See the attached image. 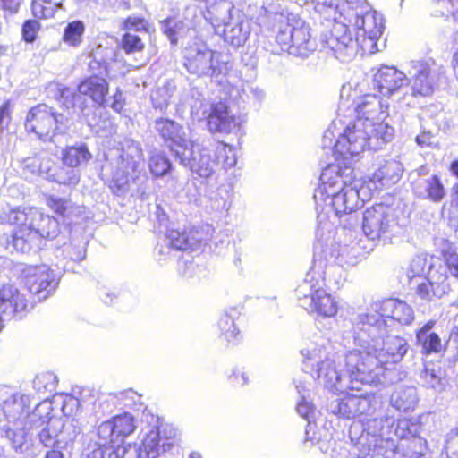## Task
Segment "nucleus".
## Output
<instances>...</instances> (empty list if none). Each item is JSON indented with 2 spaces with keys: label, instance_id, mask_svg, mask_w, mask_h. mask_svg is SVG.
Wrapping results in <instances>:
<instances>
[{
  "label": "nucleus",
  "instance_id": "7c9ffc66",
  "mask_svg": "<svg viewBox=\"0 0 458 458\" xmlns=\"http://www.w3.org/2000/svg\"><path fill=\"white\" fill-rule=\"evenodd\" d=\"M354 4H356V6L366 7L367 1L366 0H318V2L314 5V9L324 20H330L331 18L335 19V16L337 15L338 9L342 10V12L346 11L345 6L354 7Z\"/></svg>",
  "mask_w": 458,
  "mask_h": 458
},
{
  "label": "nucleus",
  "instance_id": "c756f323",
  "mask_svg": "<svg viewBox=\"0 0 458 458\" xmlns=\"http://www.w3.org/2000/svg\"><path fill=\"white\" fill-rule=\"evenodd\" d=\"M349 437L352 443L357 448L360 455L364 457L373 455L374 445H377V434L370 433L363 428V426L359 422H354L351 425L349 429Z\"/></svg>",
  "mask_w": 458,
  "mask_h": 458
},
{
  "label": "nucleus",
  "instance_id": "e433bc0d",
  "mask_svg": "<svg viewBox=\"0 0 458 458\" xmlns=\"http://www.w3.org/2000/svg\"><path fill=\"white\" fill-rule=\"evenodd\" d=\"M159 431L157 428H152L143 438L140 445L147 458H157L160 450L163 452L168 450L171 446L168 443L160 445Z\"/></svg>",
  "mask_w": 458,
  "mask_h": 458
},
{
  "label": "nucleus",
  "instance_id": "bf43d9fd",
  "mask_svg": "<svg viewBox=\"0 0 458 458\" xmlns=\"http://www.w3.org/2000/svg\"><path fill=\"white\" fill-rule=\"evenodd\" d=\"M171 96L168 87L157 88L151 95L154 107L160 110L165 108L168 106Z\"/></svg>",
  "mask_w": 458,
  "mask_h": 458
},
{
  "label": "nucleus",
  "instance_id": "473e14b6",
  "mask_svg": "<svg viewBox=\"0 0 458 458\" xmlns=\"http://www.w3.org/2000/svg\"><path fill=\"white\" fill-rule=\"evenodd\" d=\"M300 352L302 356L304 369H313L315 366L318 368V363L326 360V356L332 355L324 344L312 341L305 343Z\"/></svg>",
  "mask_w": 458,
  "mask_h": 458
},
{
  "label": "nucleus",
  "instance_id": "09e8293b",
  "mask_svg": "<svg viewBox=\"0 0 458 458\" xmlns=\"http://www.w3.org/2000/svg\"><path fill=\"white\" fill-rule=\"evenodd\" d=\"M296 389L301 395V400L297 403L296 411L300 416L304 418L308 421V427L311 429L310 420L314 415V406L311 403L308 402L305 395V386L301 383L296 384Z\"/></svg>",
  "mask_w": 458,
  "mask_h": 458
},
{
  "label": "nucleus",
  "instance_id": "1a4fd4ad",
  "mask_svg": "<svg viewBox=\"0 0 458 458\" xmlns=\"http://www.w3.org/2000/svg\"><path fill=\"white\" fill-rule=\"evenodd\" d=\"M335 222L329 220L328 214L323 213L317 216L316 242L314 244V255L317 246L319 244L326 250L324 260L327 264L328 275L340 270L344 266H354L360 255L356 242L351 245H340L334 241L333 234ZM315 256H313V259Z\"/></svg>",
  "mask_w": 458,
  "mask_h": 458
},
{
  "label": "nucleus",
  "instance_id": "603ef678",
  "mask_svg": "<svg viewBox=\"0 0 458 458\" xmlns=\"http://www.w3.org/2000/svg\"><path fill=\"white\" fill-rule=\"evenodd\" d=\"M377 445H374L373 455H382L386 458H390L395 453L397 445L394 439L384 438L381 435L377 434Z\"/></svg>",
  "mask_w": 458,
  "mask_h": 458
},
{
  "label": "nucleus",
  "instance_id": "de8ad7c7",
  "mask_svg": "<svg viewBox=\"0 0 458 458\" xmlns=\"http://www.w3.org/2000/svg\"><path fill=\"white\" fill-rule=\"evenodd\" d=\"M166 240L169 245L175 250H187L194 246V242L189 235L185 232L178 230L168 231Z\"/></svg>",
  "mask_w": 458,
  "mask_h": 458
},
{
  "label": "nucleus",
  "instance_id": "aec40b11",
  "mask_svg": "<svg viewBox=\"0 0 458 458\" xmlns=\"http://www.w3.org/2000/svg\"><path fill=\"white\" fill-rule=\"evenodd\" d=\"M408 85L407 75L394 66L382 65L373 74V89L385 97L399 95L402 89Z\"/></svg>",
  "mask_w": 458,
  "mask_h": 458
},
{
  "label": "nucleus",
  "instance_id": "c85d7f7f",
  "mask_svg": "<svg viewBox=\"0 0 458 458\" xmlns=\"http://www.w3.org/2000/svg\"><path fill=\"white\" fill-rule=\"evenodd\" d=\"M416 196L433 202H440L446 195L444 184L437 175L418 180L413 186Z\"/></svg>",
  "mask_w": 458,
  "mask_h": 458
},
{
  "label": "nucleus",
  "instance_id": "338daca9",
  "mask_svg": "<svg viewBox=\"0 0 458 458\" xmlns=\"http://www.w3.org/2000/svg\"><path fill=\"white\" fill-rule=\"evenodd\" d=\"M39 25L37 21L29 20L22 27V35L27 42H33L37 37Z\"/></svg>",
  "mask_w": 458,
  "mask_h": 458
},
{
  "label": "nucleus",
  "instance_id": "4d7b16f0",
  "mask_svg": "<svg viewBox=\"0 0 458 458\" xmlns=\"http://www.w3.org/2000/svg\"><path fill=\"white\" fill-rule=\"evenodd\" d=\"M52 181L56 182L59 184L75 185L79 182L80 177L77 171L74 169L61 168L55 174Z\"/></svg>",
  "mask_w": 458,
  "mask_h": 458
},
{
  "label": "nucleus",
  "instance_id": "3c124183",
  "mask_svg": "<svg viewBox=\"0 0 458 458\" xmlns=\"http://www.w3.org/2000/svg\"><path fill=\"white\" fill-rule=\"evenodd\" d=\"M230 193L225 188H218L209 196V208L214 211H223L229 208Z\"/></svg>",
  "mask_w": 458,
  "mask_h": 458
},
{
  "label": "nucleus",
  "instance_id": "58836bf2",
  "mask_svg": "<svg viewBox=\"0 0 458 458\" xmlns=\"http://www.w3.org/2000/svg\"><path fill=\"white\" fill-rule=\"evenodd\" d=\"M228 94L231 98H240L243 101H245L246 98H250L257 101H260L265 97V93L261 89L253 87L252 85L243 81H240V85L233 86L228 91Z\"/></svg>",
  "mask_w": 458,
  "mask_h": 458
},
{
  "label": "nucleus",
  "instance_id": "6ab92c4d",
  "mask_svg": "<svg viewBox=\"0 0 458 458\" xmlns=\"http://www.w3.org/2000/svg\"><path fill=\"white\" fill-rule=\"evenodd\" d=\"M58 282L57 274L46 264L29 267L24 270L26 289L38 301H43L51 295Z\"/></svg>",
  "mask_w": 458,
  "mask_h": 458
},
{
  "label": "nucleus",
  "instance_id": "9d476101",
  "mask_svg": "<svg viewBox=\"0 0 458 458\" xmlns=\"http://www.w3.org/2000/svg\"><path fill=\"white\" fill-rule=\"evenodd\" d=\"M112 170L110 188L114 193L121 195L128 191L130 179H136L144 167L140 144L132 140H125L121 147L109 152Z\"/></svg>",
  "mask_w": 458,
  "mask_h": 458
},
{
  "label": "nucleus",
  "instance_id": "0e129e2a",
  "mask_svg": "<svg viewBox=\"0 0 458 458\" xmlns=\"http://www.w3.org/2000/svg\"><path fill=\"white\" fill-rule=\"evenodd\" d=\"M445 449L448 458H458V428L448 433Z\"/></svg>",
  "mask_w": 458,
  "mask_h": 458
},
{
  "label": "nucleus",
  "instance_id": "f257e3e1",
  "mask_svg": "<svg viewBox=\"0 0 458 458\" xmlns=\"http://www.w3.org/2000/svg\"><path fill=\"white\" fill-rule=\"evenodd\" d=\"M355 348L349 352L347 364L360 380L377 384L384 376L385 366L403 360L408 351L404 338L389 335L386 320L378 316L358 314L352 318Z\"/></svg>",
  "mask_w": 458,
  "mask_h": 458
},
{
  "label": "nucleus",
  "instance_id": "8fccbe9b",
  "mask_svg": "<svg viewBox=\"0 0 458 458\" xmlns=\"http://www.w3.org/2000/svg\"><path fill=\"white\" fill-rule=\"evenodd\" d=\"M56 377L51 372L39 374L33 380L34 389L42 394L52 393L55 389Z\"/></svg>",
  "mask_w": 458,
  "mask_h": 458
},
{
  "label": "nucleus",
  "instance_id": "a19ab883",
  "mask_svg": "<svg viewBox=\"0 0 458 458\" xmlns=\"http://www.w3.org/2000/svg\"><path fill=\"white\" fill-rule=\"evenodd\" d=\"M416 339L425 354L439 353L445 349L446 344H442L437 333L416 334Z\"/></svg>",
  "mask_w": 458,
  "mask_h": 458
},
{
  "label": "nucleus",
  "instance_id": "0eeeda50",
  "mask_svg": "<svg viewBox=\"0 0 458 458\" xmlns=\"http://www.w3.org/2000/svg\"><path fill=\"white\" fill-rule=\"evenodd\" d=\"M182 62L189 73L207 77L218 83L229 75L231 64L228 57L214 50L199 38H191L182 49Z\"/></svg>",
  "mask_w": 458,
  "mask_h": 458
},
{
  "label": "nucleus",
  "instance_id": "423d86ee",
  "mask_svg": "<svg viewBox=\"0 0 458 458\" xmlns=\"http://www.w3.org/2000/svg\"><path fill=\"white\" fill-rule=\"evenodd\" d=\"M325 251L323 246H317L312 266L304 281L297 287L296 295L300 305L307 311L330 318L337 313L338 305L335 298L324 289L327 282H331L324 260Z\"/></svg>",
  "mask_w": 458,
  "mask_h": 458
},
{
  "label": "nucleus",
  "instance_id": "a18cd8bd",
  "mask_svg": "<svg viewBox=\"0 0 458 458\" xmlns=\"http://www.w3.org/2000/svg\"><path fill=\"white\" fill-rule=\"evenodd\" d=\"M144 37L132 32H125L121 39L122 49L128 55L142 52L145 48Z\"/></svg>",
  "mask_w": 458,
  "mask_h": 458
},
{
  "label": "nucleus",
  "instance_id": "e2e57ef3",
  "mask_svg": "<svg viewBox=\"0 0 458 458\" xmlns=\"http://www.w3.org/2000/svg\"><path fill=\"white\" fill-rule=\"evenodd\" d=\"M80 401L71 394L62 395V411L64 416H74L80 410Z\"/></svg>",
  "mask_w": 458,
  "mask_h": 458
},
{
  "label": "nucleus",
  "instance_id": "49530a36",
  "mask_svg": "<svg viewBox=\"0 0 458 458\" xmlns=\"http://www.w3.org/2000/svg\"><path fill=\"white\" fill-rule=\"evenodd\" d=\"M109 458H147L142 447L138 444L117 445Z\"/></svg>",
  "mask_w": 458,
  "mask_h": 458
},
{
  "label": "nucleus",
  "instance_id": "052dcab7",
  "mask_svg": "<svg viewBox=\"0 0 458 458\" xmlns=\"http://www.w3.org/2000/svg\"><path fill=\"white\" fill-rule=\"evenodd\" d=\"M182 29L181 22L175 20L167 19L162 22V30L168 37L170 42L174 45L177 44L180 30Z\"/></svg>",
  "mask_w": 458,
  "mask_h": 458
},
{
  "label": "nucleus",
  "instance_id": "c9c22d12",
  "mask_svg": "<svg viewBox=\"0 0 458 458\" xmlns=\"http://www.w3.org/2000/svg\"><path fill=\"white\" fill-rule=\"evenodd\" d=\"M449 291V286L445 283H432L429 280L423 279L416 289V294L424 301H431L435 298L440 299Z\"/></svg>",
  "mask_w": 458,
  "mask_h": 458
},
{
  "label": "nucleus",
  "instance_id": "a878e982",
  "mask_svg": "<svg viewBox=\"0 0 458 458\" xmlns=\"http://www.w3.org/2000/svg\"><path fill=\"white\" fill-rule=\"evenodd\" d=\"M403 173V164L396 159L386 161L380 165L369 178V181H363L365 185L370 190V195L383 187H389L399 182Z\"/></svg>",
  "mask_w": 458,
  "mask_h": 458
},
{
  "label": "nucleus",
  "instance_id": "9b49d317",
  "mask_svg": "<svg viewBox=\"0 0 458 458\" xmlns=\"http://www.w3.org/2000/svg\"><path fill=\"white\" fill-rule=\"evenodd\" d=\"M276 41L283 51L294 56L307 57L318 47L310 25L296 16L280 24Z\"/></svg>",
  "mask_w": 458,
  "mask_h": 458
},
{
  "label": "nucleus",
  "instance_id": "864d4df0",
  "mask_svg": "<svg viewBox=\"0 0 458 458\" xmlns=\"http://www.w3.org/2000/svg\"><path fill=\"white\" fill-rule=\"evenodd\" d=\"M123 29L126 30V32H132L141 36H147L148 21L140 17L129 16L123 21Z\"/></svg>",
  "mask_w": 458,
  "mask_h": 458
},
{
  "label": "nucleus",
  "instance_id": "4be33fe9",
  "mask_svg": "<svg viewBox=\"0 0 458 458\" xmlns=\"http://www.w3.org/2000/svg\"><path fill=\"white\" fill-rule=\"evenodd\" d=\"M77 90L78 92L72 95V106L83 113L86 108L84 97H89L98 106L106 105L108 83L103 77L89 76L78 85Z\"/></svg>",
  "mask_w": 458,
  "mask_h": 458
},
{
  "label": "nucleus",
  "instance_id": "b1692460",
  "mask_svg": "<svg viewBox=\"0 0 458 458\" xmlns=\"http://www.w3.org/2000/svg\"><path fill=\"white\" fill-rule=\"evenodd\" d=\"M371 309L376 314L368 313L369 315L378 316L383 319L391 318L402 325H411L415 318L413 309L404 301L399 299L390 298L375 301L371 305Z\"/></svg>",
  "mask_w": 458,
  "mask_h": 458
},
{
  "label": "nucleus",
  "instance_id": "7ed1b4c3",
  "mask_svg": "<svg viewBox=\"0 0 458 458\" xmlns=\"http://www.w3.org/2000/svg\"><path fill=\"white\" fill-rule=\"evenodd\" d=\"M337 11L335 19L326 20L331 27L320 36L322 49L331 51L341 62L351 61L360 47L363 53L378 51L377 41L383 32V20L375 11L366 7L345 6Z\"/></svg>",
  "mask_w": 458,
  "mask_h": 458
},
{
  "label": "nucleus",
  "instance_id": "4c0bfd02",
  "mask_svg": "<svg viewBox=\"0 0 458 458\" xmlns=\"http://www.w3.org/2000/svg\"><path fill=\"white\" fill-rule=\"evenodd\" d=\"M217 326L221 332V337H224L228 344H234L238 343L240 331L235 325L234 318L231 314L227 312L222 314Z\"/></svg>",
  "mask_w": 458,
  "mask_h": 458
},
{
  "label": "nucleus",
  "instance_id": "cd10ccee",
  "mask_svg": "<svg viewBox=\"0 0 458 458\" xmlns=\"http://www.w3.org/2000/svg\"><path fill=\"white\" fill-rule=\"evenodd\" d=\"M47 205L58 216L69 222L88 218V211L84 206L73 203L71 199L50 195L47 198Z\"/></svg>",
  "mask_w": 458,
  "mask_h": 458
},
{
  "label": "nucleus",
  "instance_id": "393cba45",
  "mask_svg": "<svg viewBox=\"0 0 458 458\" xmlns=\"http://www.w3.org/2000/svg\"><path fill=\"white\" fill-rule=\"evenodd\" d=\"M155 129L168 144L171 151L176 157V150L181 152L191 145L184 129L173 120L159 118L156 120Z\"/></svg>",
  "mask_w": 458,
  "mask_h": 458
},
{
  "label": "nucleus",
  "instance_id": "6e6552de",
  "mask_svg": "<svg viewBox=\"0 0 458 458\" xmlns=\"http://www.w3.org/2000/svg\"><path fill=\"white\" fill-rule=\"evenodd\" d=\"M206 20L213 27L216 35L233 47L243 46L250 35V21L235 9L231 2L219 0L210 4Z\"/></svg>",
  "mask_w": 458,
  "mask_h": 458
},
{
  "label": "nucleus",
  "instance_id": "72a5a7b5",
  "mask_svg": "<svg viewBox=\"0 0 458 458\" xmlns=\"http://www.w3.org/2000/svg\"><path fill=\"white\" fill-rule=\"evenodd\" d=\"M417 402V390L413 386H400L396 387L390 398L391 405L403 412L414 410Z\"/></svg>",
  "mask_w": 458,
  "mask_h": 458
},
{
  "label": "nucleus",
  "instance_id": "13d9d810",
  "mask_svg": "<svg viewBox=\"0 0 458 458\" xmlns=\"http://www.w3.org/2000/svg\"><path fill=\"white\" fill-rule=\"evenodd\" d=\"M428 267L427 259L423 255H418L410 263L407 276L409 278L424 275Z\"/></svg>",
  "mask_w": 458,
  "mask_h": 458
},
{
  "label": "nucleus",
  "instance_id": "39448f33",
  "mask_svg": "<svg viewBox=\"0 0 458 458\" xmlns=\"http://www.w3.org/2000/svg\"><path fill=\"white\" fill-rule=\"evenodd\" d=\"M0 226L10 227L7 244L22 253L29 252L40 238L54 239L59 233L58 221L33 207L3 209Z\"/></svg>",
  "mask_w": 458,
  "mask_h": 458
},
{
  "label": "nucleus",
  "instance_id": "f03ea898",
  "mask_svg": "<svg viewBox=\"0 0 458 458\" xmlns=\"http://www.w3.org/2000/svg\"><path fill=\"white\" fill-rule=\"evenodd\" d=\"M30 396L14 394L3 404L6 423L1 428V437L8 439L13 449L23 452L28 448L34 432L38 431L40 443L46 447L64 448L75 436L67 433L64 421L51 416L52 403H39L32 412H28Z\"/></svg>",
  "mask_w": 458,
  "mask_h": 458
},
{
  "label": "nucleus",
  "instance_id": "5701e85b",
  "mask_svg": "<svg viewBox=\"0 0 458 458\" xmlns=\"http://www.w3.org/2000/svg\"><path fill=\"white\" fill-rule=\"evenodd\" d=\"M203 117L208 120V126L212 132L228 134L234 131L239 122L234 114H232L225 102L211 103L203 111Z\"/></svg>",
  "mask_w": 458,
  "mask_h": 458
},
{
  "label": "nucleus",
  "instance_id": "4468645a",
  "mask_svg": "<svg viewBox=\"0 0 458 458\" xmlns=\"http://www.w3.org/2000/svg\"><path fill=\"white\" fill-rule=\"evenodd\" d=\"M367 148L371 149L367 122L362 119L355 120L353 124L346 127L335 140L334 157L335 160H342L344 166H350L352 159Z\"/></svg>",
  "mask_w": 458,
  "mask_h": 458
},
{
  "label": "nucleus",
  "instance_id": "79ce46f5",
  "mask_svg": "<svg viewBox=\"0 0 458 458\" xmlns=\"http://www.w3.org/2000/svg\"><path fill=\"white\" fill-rule=\"evenodd\" d=\"M148 168L154 177H163L171 170L172 163L163 152H155L149 157Z\"/></svg>",
  "mask_w": 458,
  "mask_h": 458
},
{
  "label": "nucleus",
  "instance_id": "c03bdc74",
  "mask_svg": "<svg viewBox=\"0 0 458 458\" xmlns=\"http://www.w3.org/2000/svg\"><path fill=\"white\" fill-rule=\"evenodd\" d=\"M420 426L416 420H398L394 428V435L402 439L415 437L420 433Z\"/></svg>",
  "mask_w": 458,
  "mask_h": 458
},
{
  "label": "nucleus",
  "instance_id": "2eb2a0df",
  "mask_svg": "<svg viewBox=\"0 0 458 458\" xmlns=\"http://www.w3.org/2000/svg\"><path fill=\"white\" fill-rule=\"evenodd\" d=\"M362 230L371 241L388 242L399 230L394 210L384 204L368 208L363 213Z\"/></svg>",
  "mask_w": 458,
  "mask_h": 458
},
{
  "label": "nucleus",
  "instance_id": "f8f14e48",
  "mask_svg": "<svg viewBox=\"0 0 458 458\" xmlns=\"http://www.w3.org/2000/svg\"><path fill=\"white\" fill-rule=\"evenodd\" d=\"M24 128L43 142H55L58 135L65 133L68 125L63 114L56 113L53 107L39 104L27 113Z\"/></svg>",
  "mask_w": 458,
  "mask_h": 458
},
{
  "label": "nucleus",
  "instance_id": "774afa93",
  "mask_svg": "<svg viewBox=\"0 0 458 458\" xmlns=\"http://www.w3.org/2000/svg\"><path fill=\"white\" fill-rule=\"evenodd\" d=\"M445 263L451 276L458 279V255L455 253L447 254Z\"/></svg>",
  "mask_w": 458,
  "mask_h": 458
},
{
  "label": "nucleus",
  "instance_id": "f704fd0d",
  "mask_svg": "<svg viewBox=\"0 0 458 458\" xmlns=\"http://www.w3.org/2000/svg\"><path fill=\"white\" fill-rule=\"evenodd\" d=\"M368 124L370 135L371 149L377 150L390 141L394 137V129L381 121L369 122Z\"/></svg>",
  "mask_w": 458,
  "mask_h": 458
},
{
  "label": "nucleus",
  "instance_id": "412c9836",
  "mask_svg": "<svg viewBox=\"0 0 458 458\" xmlns=\"http://www.w3.org/2000/svg\"><path fill=\"white\" fill-rule=\"evenodd\" d=\"M136 428L133 416L128 412L116 415L109 420L102 422L98 428V436L101 445L118 444L131 435Z\"/></svg>",
  "mask_w": 458,
  "mask_h": 458
},
{
  "label": "nucleus",
  "instance_id": "69168bd1",
  "mask_svg": "<svg viewBox=\"0 0 458 458\" xmlns=\"http://www.w3.org/2000/svg\"><path fill=\"white\" fill-rule=\"evenodd\" d=\"M39 165L38 175L52 181L55 174L54 162L47 157L40 156Z\"/></svg>",
  "mask_w": 458,
  "mask_h": 458
},
{
  "label": "nucleus",
  "instance_id": "ea45409f",
  "mask_svg": "<svg viewBox=\"0 0 458 458\" xmlns=\"http://www.w3.org/2000/svg\"><path fill=\"white\" fill-rule=\"evenodd\" d=\"M85 32V25L81 21L69 22L64 31L63 41L70 47H78Z\"/></svg>",
  "mask_w": 458,
  "mask_h": 458
},
{
  "label": "nucleus",
  "instance_id": "bb28decb",
  "mask_svg": "<svg viewBox=\"0 0 458 458\" xmlns=\"http://www.w3.org/2000/svg\"><path fill=\"white\" fill-rule=\"evenodd\" d=\"M356 120L369 122L384 121L387 116L388 106H385L375 94H366L355 102Z\"/></svg>",
  "mask_w": 458,
  "mask_h": 458
},
{
  "label": "nucleus",
  "instance_id": "6e6d98bb",
  "mask_svg": "<svg viewBox=\"0 0 458 458\" xmlns=\"http://www.w3.org/2000/svg\"><path fill=\"white\" fill-rule=\"evenodd\" d=\"M214 154L217 155L218 158L224 157L222 165L225 169L231 168L236 165L237 159L235 152L226 144H219L216 149H214Z\"/></svg>",
  "mask_w": 458,
  "mask_h": 458
},
{
  "label": "nucleus",
  "instance_id": "37998d69",
  "mask_svg": "<svg viewBox=\"0 0 458 458\" xmlns=\"http://www.w3.org/2000/svg\"><path fill=\"white\" fill-rule=\"evenodd\" d=\"M90 157L91 155L84 145L70 147L63 154L64 163L70 167H76Z\"/></svg>",
  "mask_w": 458,
  "mask_h": 458
},
{
  "label": "nucleus",
  "instance_id": "dca6fc26",
  "mask_svg": "<svg viewBox=\"0 0 458 458\" xmlns=\"http://www.w3.org/2000/svg\"><path fill=\"white\" fill-rule=\"evenodd\" d=\"M381 404V397L373 393L347 394L342 399L333 400L328 405V411L340 418L355 419L373 415Z\"/></svg>",
  "mask_w": 458,
  "mask_h": 458
},
{
  "label": "nucleus",
  "instance_id": "2f4dec72",
  "mask_svg": "<svg viewBox=\"0 0 458 458\" xmlns=\"http://www.w3.org/2000/svg\"><path fill=\"white\" fill-rule=\"evenodd\" d=\"M114 51L111 47L98 45L89 55V71L91 76L102 77L107 73L108 61L113 60Z\"/></svg>",
  "mask_w": 458,
  "mask_h": 458
},
{
  "label": "nucleus",
  "instance_id": "f3484780",
  "mask_svg": "<svg viewBox=\"0 0 458 458\" xmlns=\"http://www.w3.org/2000/svg\"><path fill=\"white\" fill-rule=\"evenodd\" d=\"M442 68L429 61L413 62L409 71V84L413 97H429L435 91Z\"/></svg>",
  "mask_w": 458,
  "mask_h": 458
},
{
  "label": "nucleus",
  "instance_id": "ddd939ff",
  "mask_svg": "<svg viewBox=\"0 0 458 458\" xmlns=\"http://www.w3.org/2000/svg\"><path fill=\"white\" fill-rule=\"evenodd\" d=\"M333 356L334 355L326 356V360L318 363V368L315 370L318 380L327 390L333 393H344L347 390H359L360 385L372 384L360 380L358 377V373L360 374L359 371H357V375L355 372L352 375L351 368L347 364L349 352L346 353L344 360L346 368L345 374L338 369L340 362H338L337 365Z\"/></svg>",
  "mask_w": 458,
  "mask_h": 458
},
{
  "label": "nucleus",
  "instance_id": "680f3d73",
  "mask_svg": "<svg viewBox=\"0 0 458 458\" xmlns=\"http://www.w3.org/2000/svg\"><path fill=\"white\" fill-rule=\"evenodd\" d=\"M64 252L66 253V258L73 261H81L86 257V242L84 241L79 242L77 244L72 242L65 246Z\"/></svg>",
  "mask_w": 458,
  "mask_h": 458
},
{
  "label": "nucleus",
  "instance_id": "20e7f679",
  "mask_svg": "<svg viewBox=\"0 0 458 458\" xmlns=\"http://www.w3.org/2000/svg\"><path fill=\"white\" fill-rule=\"evenodd\" d=\"M351 166L341 167L339 164H330L323 169L319 184L315 189L313 199L318 216L328 214L329 220L348 216L346 225H357V218L352 214L366 200L371 198L370 190L361 179L352 176Z\"/></svg>",
  "mask_w": 458,
  "mask_h": 458
},
{
  "label": "nucleus",
  "instance_id": "a211bd4d",
  "mask_svg": "<svg viewBox=\"0 0 458 458\" xmlns=\"http://www.w3.org/2000/svg\"><path fill=\"white\" fill-rule=\"evenodd\" d=\"M214 149L191 142L182 151L176 150V159L199 177H210L217 166V160L212 157Z\"/></svg>",
  "mask_w": 458,
  "mask_h": 458
},
{
  "label": "nucleus",
  "instance_id": "5fc2aeb1",
  "mask_svg": "<svg viewBox=\"0 0 458 458\" xmlns=\"http://www.w3.org/2000/svg\"><path fill=\"white\" fill-rule=\"evenodd\" d=\"M424 384L430 388H433L438 392L444 389V384L440 376V371H437L434 369L426 368L420 375Z\"/></svg>",
  "mask_w": 458,
  "mask_h": 458
}]
</instances>
